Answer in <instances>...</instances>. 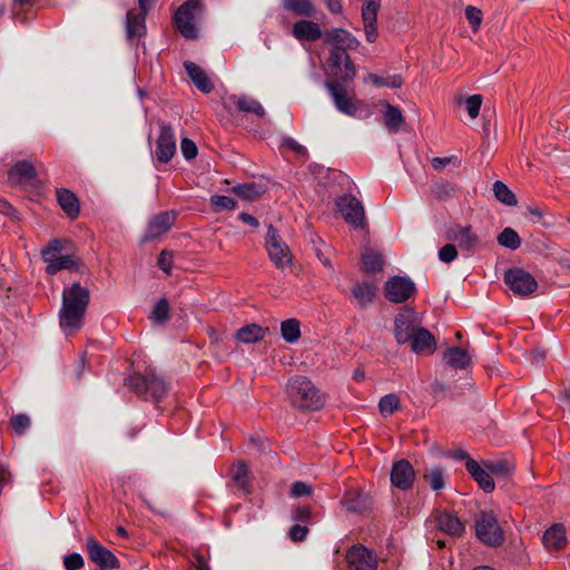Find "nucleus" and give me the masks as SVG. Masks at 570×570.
Instances as JSON below:
<instances>
[{
    "instance_id": "obj_1",
    "label": "nucleus",
    "mask_w": 570,
    "mask_h": 570,
    "mask_svg": "<svg viewBox=\"0 0 570 570\" xmlns=\"http://www.w3.org/2000/svg\"><path fill=\"white\" fill-rule=\"evenodd\" d=\"M324 40L333 47L328 58L330 75L343 82L354 80L356 70L346 50L356 49L360 45L358 40L351 32L341 28L326 31Z\"/></svg>"
},
{
    "instance_id": "obj_2",
    "label": "nucleus",
    "mask_w": 570,
    "mask_h": 570,
    "mask_svg": "<svg viewBox=\"0 0 570 570\" xmlns=\"http://www.w3.org/2000/svg\"><path fill=\"white\" fill-rule=\"evenodd\" d=\"M89 299V289L78 282L63 289L59 324L67 335L81 328Z\"/></svg>"
},
{
    "instance_id": "obj_3",
    "label": "nucleus",
    "mask_w": 570,
    "mask_h": 570,
    "mask_svg": "<svg viewBox=\"0 0 570 570\" xmlns=\"http://www.w3.org/2000/svg\"><path fill=\"white\" fill-rule=\"evenodd\" d=\"M286 393L291 404L302 411H317L325 404V396L306 376L296 375L288 380Z\"/></svg>"
},
{
    "instance_id": "obj_4",
    "label": "nucleus",
    "mask_w": 570,
    "mask_h": 570,
    "mask_svg": "<svg viewBox=\"0 0 570 570\" xmlns=\"http://www.w3.org/2000/svg\"><path fill=\"white\" fill-rule=\"evenodd\" d=\"M127 384L131 391L145 400L159 402L167 394V385L154 370H149L146 375L132 374L128 377Z\"/></svg>"
},
{
    "instance_id": "obj_5",
    "label": "nucleus",
    "mask_w": 570,
    "mask_h": 570,
    "mask_svg": "<svg viewBox=\"0 0 570 570\" xmlns=\"http://www.w3.org/2000/svg\"><path fill=\"white\" fill-rule=\"evenodd\" d=\"M475 535L489 547H499L504 540V531L492 511H481L475 519Z\"/></svg>"
},
{
    "instance_id": "obj_6",
    "label": "nucleus",
    "mask_w": 570,
    "mask_h": 570,
    "mask_svg": "<svg viewBox=\"0 0 570 570\" xmlns=\"http://www.w3.org/2000/svg\"><path fill=\"white\" fill-rule=\"evenodd\" d=\"M202 12L200 2H184L174 16L177 30L186 39L198 37L197 17Z\"/></svg>"
},
{
    "instance_id": "obj_7",
    "label": "nucleus",
    "mask_w": 570,
    "mask_h": 570,
    "mask_svg": "<svg viewBox=\"0 0 570 570\" xmlns=\"http://www.w3.org/2000/svg\"><path fill=\"white\" fill-rule=\"evenodd\" d=\"M335 205L346 224L354 229L365 228V210L361 200L351 194H345L336 199Z\"/></svg>"
},
{
    "instance_id": "obj_8",
    "label": "nucleus",
    "mask_w": 570,
    "mask_h": 570,
    "mask_svg": "<svg viewBox=\"0 0 570 570\" xmlns=\"http://www.w3.org/2000/svg\"><path fill=\"white\" fill-rule=\"evenodd\" d=\"M504 283L518 296H528L538 288L535 278L523 268H510L504 274Z\"/></svg>"
},
{
    "instance_id": "obj_9",
    "label": "nucleus",
    "mask_w": 570,
    "mask_h": 570,
    "mask_svg": "<svg viewBox=\"0 0 570 570\" xmlns=\"http://www.w3.org/2000/svg\"><path fill=\"white\" fill-rule=\"evenodd\" d=\"M265 246L271 261L277 268H284L292 264V253L288 246L279 238L277 230L272 225L267 230Z\"/></svg>"
},
{
    "instance_id": "obj_10",
    "label": "nucleus",
    "mask_w": 570,
    "mask_h": 570,
    "mask_svg": "<svg viewBox=\"0 0 570 570\" xmlns=\"http://www.w3.org/2000/svg\"><path fill=\"white\" fill-rule=\"evenodd\" d=\"M385 297L392 303H403L414 295L415 284L409 277L393 276L384 285Z\"/></svg>"
},
{
    "instance_id": "obj_11",
    "label": "nucleus",
    "mask_w": 570,
    "mask_h": 570,
    "mask_svg": "<svg viewBox=\"0 0 570 570\" xmlns=\"http://www.w3.org/2000/svg\"><path fill=\"white\" fill-rule=\"evenodd\" d=\"M350 570H376V554L362 544H355L346 553Z\"/></svg>"
},
{
    "instance_id": "obj_12",
    "label": "nucleus",
    "mask_w": 570,
    "mask_h": 570,
    "mask_svg": "<svg viewBox=\"0 0 570 570\" xmlns=\"http://www.w3.org/2000/svg\"><path fill=\"white\" fill-rule=\"evenodd\" d=\"M176 154V137L174 129L168 124L160 125L159 136L156 141V159L159 163L167 164Z\"/></svg>"
},
{
    "instance_id": "obj_13",
    "label": "nucleus",
    "mask_w": 570,
    "mask_h": 570,
    "mask_svg": "<svg viewBox=\"0 0 570 570\" xmlns=\"http://www.w3.org/2000/svg\"><path fill=\"white\" fill-rule=\"evenodd\" d=\"M149 2H138V6L127 11L126 32L129 40L141 38L146 33V14Z\"/></svg>"
},
{
    "instance_id": "obj_14",
    "label": "nucleus",
    "mask_w": 570,
    "mask_h": 570,
    "mask_svg": "<svg viewBox=\"0 0 570 570\" xmlns=\"http://www.w3.org/2000/svg\"><path fill=\"white\" fill-rule=\"evenodd\" d=\"M414 480L415 471L407 460L401 459L393 464L391 470V482L393 487L402 491H407L413 487Z\"/></svg>"
},
{
    "instance_id": "obj_15",
    "label": "nucleus",
    "mask_w": 570,
    "mask_h": 570,
    "mask_svg": "<svg viewBox=\"0 0 570 570\" xmlns=\"http://www.w3.org/2000/svg\"><path fill=\"white\" fill-rule=\"evenodd\" d=\"M327 81L326 88L328 89L336 108L347 115L354 116L356 114V105L352 97L348 96L346 89L343 87V81Z\"/></svg>"
},
{
    "instance_id": "obj_16",
    "label": "nucleus",
    "mask_w": 570,
    "mask_h": 570,
    "mask_svg": "<svg viewBox=\"0 0 570 570\" xmlns=\"http://www.w3.org/2000/svg\"><path fill=\"white\" fill-rule=\"evenodd\" d=\"M87 552L90 560L100 568L115 569L119 567L115 554L92 538L87 540Z\"/></svg>"
},
{
    "instance_id": "obj_17",
    "label": "nucleus",
    "mask_w": 570,
    "mask_h": 570,
    "mask_svg": "<svg viewBox=\"0 0 570 570\" xmlns=\"http://www.w3.org/2000/svg\"><path fill=\"white\" fill-rule=\"evenodd\" d=\"M177 214L176 212H163L153 216L148 223L145 240L155 239L166 234L175 224Z\"/></svg>"
},
{
    "instance_id": "obj_18",
    "label": "nucleus",
    "mask_w": 570,
    "mask_h": 570,
    "mask_svg": "<svg viewBox=\"0 0 570 570\" xmlns=\"http://www.w3.org/2000/svg\"><path fill=\"white\" fill-rule=\"evenodd\" d=\"M417 328L419 326L412 312L396 315L394 320V336L399 344L409 343Z\"/></svg>"
},
{
    "instance_id": "obj_19",
    "label": "nucleus",
    "mask_w": 570,
    "mask_h": 570,
    "mask_svg": "<svg viewBox=\"0 0 570 570\" xmlns=\"http://www.w3.org/2000/svg\"><path fill=\"white\" fill-rule=\"evenodd\" d=\"M434 521L442 532L451 537H461L465 531L464 523L452 512L435 511Z\"/></svg>"
},
{
    "instance_id": "obj_20",
    "label": "nucleus",
    "mask_w": 570,
    "mask_h": 570,
    "mask_svg": "<svg viewBox=\"0 0 570 570\" xmlns=\"http://www.w3.org/2000/svg\"><path fill=\"white\" fill-rule=\"evenodd\" d=\"M224 106L228 109L230 106H235L239 111L254 114L259 118L265 117V109L261 102L252 97L245 95H232L224 100Z\"/></svg>"
},
{
    "instance_id": "obj_21",
    "label": "nucleus",
    "mask_w": 570,
    "mask_h": 570,
    "mask_svg": "<svg viewBox=\"0 0 570 570\" xmlns=\"http://www.w3.org/2000/svg\"><path fill=\"white\" fill-rule=\"evenodd\" d=\"M411 350L417 355H431L436 350L433 334L424 327H419L410 341Z\"/></svg>"
},
{
    "instance_id": "obj_22",
    "label": "nucleus",
    "mask_w": 570,
    "mask_h": 570,
    "mask_svg": "<svg viewBox=\"0 0 570 570\" xmlns=\"http://www.w3.org/2000/svg\"><path fill=\"white\" fill-rule=\"evenodd\" d=\"M465 469L484 492L491 493L494 490L495 484L488 469L482 468L473 459H468Z\"/></svg>"
},
{
    "instance_id": "obj_23",
    "label": "nucleus",
    "mask_w": 570,
    "mask_h": 570,
    "mask_svg": "<svg viewBox=\"0 0 570 570\" xmlns=\"http://www.w3.org/2000/svg\"><path fill=\"white\" fill-rule=\"evenodd\" d=\"M448 239L458 242L460 248L473 252L479 243V237L472 232L471 226H456L448 234Z\"/></svg>"
},
{
    "instance_id": "obj_24",
    "label": "nucleus",
    "mask_w": 570,
    "mask_h": 570,
    "mask_svg": "<svg viewBox=\"0 0 570 570\" xmlns=\"http://www.w3.org/2000/svg\"><path fill=\"white\" fill-rule=\"evenodd\" d=\"M380 9V2H364L362 7V19L366 40L374 42L377 39L376 18Z\"/></svg>"
},
{
    "instance_id": "obj_25",
    "label": "nucleus",
    "mask_w": 570,
    "mask_h": 570,
    "mask_svg": "<svg viewBox=\"0 0 570 570\" xmlns=\"http://www.w3.org/2000/svg\"><path fill=\"white\" fill-rule=\"evenodd\" d=\"M292 33L298 41L308 42L316 41L323 36L318 23L304 19L293 24Z\"/></svg>"
},
{
    "instance_id": "obj_26",
    "label": "nucleus",
    "mask_w": 570,
    "mask_h": 570,
    "mask_svg": "<svg viewBox=\"0 0 570 570\" xmlns=\"http://www.w3.org/2000/svg\"><path fill=\"white\" fill-rule=\"evenodd\" d=\"M184 68L191 79L193 83L204 94H209L214 89V83L198 65L193 61H185Z\"/></svg>"
},
{
    "instance_id": "obj_27",
    "label": "nucleus",
    "mask_w": 570,
    "mask_h": 570,
    "mask_svg": "<svg viewBox=\"0 0 570 570\" xmlns=\"http://www.w3.org/2000/svg\"><path fill=\"white\" fill-rule=\"evenodd\" d=\"M57 200L61 209L70 219H76L80 214V203L76 194L67 188L57 189Z\"/></svg>"
},
{
    "instance_id": "obj_28",
    "label": "nucleus",
    "mask_w": 570,
    "mask_h": 570,
    "mask_svg": "<svg viewBox=\"0 0 570 570\" xmlns=\"http://www.w3.org/2000/svg\"><path fill=\"white\" fill-rule=\"evenodd\" d=\"M35 166L27 160L16 163L9 170V178L14 184L27 185L36 178Z\"/></svg>"
},
{
    "instance_id": "obj_29",
    "label": "nucleus",
    "mask_w": 570,
    "mask_h": 570,
    "mask_svg": "<svg viewBox=\"0 0 570 570\" xmlns=\"http://www.w3.org/2000/svg\"><path fill=\"white\" fill-rule=\"evenodd\" d=\"M542 543L548 550H560L567 543L566 530L562 524L551 525L542 537Z\"/></svg>"
},
{
    "instance_id": "obj_30",
    "label": "nucleus",
    "mask_w": 570,
    "mask_h": 570,
    "mask_svg": "<svg viewBox=\"0 0 570 570\" xmlns=\"http://www.w3.org/2000/svg\"><path fill=\"white\" fill-rule=\"evenodd\" d=\"M381 104L384 108V110H383L384 126L389 129V131L396 134L404 122V118H403L401 110L387 101H382Z\"/></svg>"
},
{
    "instance_id": "obj_31",
    "label": "nucleus",
    "mask_w": 570,
    "mask_h": 570,
    "mask_svg": "<svg viewBox=\"0 0 570 570\" xmlns=\"http://www.w3.org/2000/svg\"><path fill=\"white\" fill-rule=\"evenodd\" d=\"M47 255L48 258L45 261V263L47 264L46 272L49 275H55L63 269H72L78 265L76 257L71 254H66L56 258H52L49 253H47Z\"/></svg>"
},
{
    "instance_id": "obj_32",
    "label": "nucleus",
    "mask_w": 570,
    "mask_h": 570,
    "mask_svg": "<svg viewBox=\"0 0 570 570\" xmlns=\"http://www.w3.org/2000/svg\"><path fill=\"white\" fill-rule=\"evenodd\" d=\"M444 362L453 367L463 370L469 366L471 362V357L468 354L466 350L461 347H450L443 354Z\"/></svg>"
},
{
    "instance_id": "obj_33",
    "label": "nucleus",
    "mask_w": 570,
    "mask_h": 570,
    "mask_svg": "<svg viewBox=\"0 0 570 570\" xmlns=\"http://www.w3.org/2000/svg\"><path fill=\"white\" fill-rule=\"evenodd\" d=\"M376 287L367 282L357 283L354 285L352 293L360 307H366L371 304L375 296Z\"/></svg>"
},
{
    "instance_id": "obj_34",
    "label": "nucleus",
    "mask_w": 570,
    "mask_h": 570,
    "mask_svg": "<svg viewBox=\"0 0 570 570\" xmlns=\"http://www.w3.org/2000/svg\"><path fill=\"white\" fill-rule=\"evenodd\" d=\"M266 330L258 324L243 326L236 332V338L245 344L256 343L264 338Z\"/></svg>"
},
{
    "instance_id": "obj_35",
    "label": "nucleus",
    "mask_w": 570,
    "mask_h": 570,
    "mask_svg": "<svg viewBox=\"0 0 570 570\" xmlns=\"http://www.w3.org/2000/svg\"><path fill=\"white\" fill-rule=\"evenodd\" d=\"M423 479L429 483L433 491H439L445 487L448 476L445 474V470L442 466L435 465L426 470Z\"/></svg>"
},
{
    "instance_id": "obj_36",
    "label": "nucleus",
    "mask_w": 570,
    "mask_h": 570,
    "mask_svg": "<svg viewBox=\"0 0 570 570\" xmlns=\"http://www.w3.org/2000/svg\"><path fill=\"white\" fill-rule=\"evenodd\" d=\"M383 256L374 250H366L362 255V271L367 274L379 273L383 269Z\"/></svg>"
},
{
    "instance_id": "obj_37",
    "label": "nucleus",
    "mask_w": 570,
    "mask_h": 570,
    "mask_svg": "<svg viewBox=\"0 0 570 570\" xmlns=\"http://www.w3.org/2000/svg\"><path fill=\"white\" fill-rule=\"evenodd\" d=\"M282 337L287 343H295L301 337V323L296 318H288L281 323Z\"/></svg>"
},
{
    "instance_id": "obj_38",
    "label": "nucleus",
    "mask_w": 570,
    "mask_h": 570,
    "mask_svg": "<svg viewBox=\"0 0 570 570\" xmlns=\"http://www.w3.org/2000/svg\"><path fill=\"white\" fill-rule=\"evenodd\" d=\"M232 479L234 483L244 492H249V480H248V468L245 463L239 462L235 466H233L232 471Z\"/></svg>"
},
{
    "instance_id": "obj_39",
    "label": "nucleus",
    "mask_w": 570,
    "mask_h": 570,
    "mask_svg": "<svg viewBox=\"0 0 570 570\" xmlns=\"http://www.w3.org/2000/svg\"><path fill=\"white\" fill-rule=\"evenodd\" d=\"M498 243L505 248L515 250L521 246V238L513 228L507 227L498 235Z\"/></svg>"
},
{
    "instance_id": "obj_40",
    "label": "nucleus",
    "mask_w": 570,
    "mask_h": 570,
    "mask_svg": "<svg viewBox=\"0 0 570 570\" xmlns=\"http://www.w3.org/2000/svg\"><path fill=\"white\" fill-rule=\"evenodd\" d=\"M493 193L495 198L504 205L514 206L518 203L515 195L501 180L493 184Z\"/></svg>"
},
{
    "instance_id": "obj_41",
    "label": "nucleus",
    "mask_w": 570,
    "mask_h": 570,
    "mask_svg": "<svg viewBox=\"0 0 570 570\" xmlns=\"http://www.w3.org/2000/svg\"><path fill=\"white\" fill-rule=\"evenodd\" d=\"M484 468L497 476H508L514 471V465L507 460L484 462Z\"/></svg>"
},
{
    "instance_id": "obj_42",
    "label": "nucleus",
    "mask_w": 570,
    "mask_h": 570,
    "mask_svg": "<svg viewBox=\"0 0 570 570\" xmlns=\"http://www.w3.org/2000/svg\"><path fill=\"white\" fill-rule=\"evenodd\" d=\"M367 79L372 81L375 86L389 87V88H400L403 85V79L401 75H392L387 77H381L375 73H370Z\"/></svg>"
},
{
    "instance_id": "obj_43",
    "label": "nucleus",
    "mask_w": 570,
    "mask_h": 570,
    "mask_svg": "<svg viewBox=\"0 0 570 570\" xmlns=\"http://www.w3.org/2000/svg\"><path fill=\"white\" fill-rule=\"evenodd\" d=\"M400 405V400L396 394L384 395L379 402V410L383 416L392 415Z\"/></svg>"
},
{
    "instance_id": "obj_44",
    "label": "nucleus",
    "mask_w": 570,
    "mask_h": 570,
    "mask_svg": "<svg viewBox=\"0 0 570 570\" xmlns=\"http://www.w3.org/2000/svg\"><path fill=\"white\" fill-rule=\"evenodd\" d=\"M232 191L246 200H254L262 194L256 184L237 185L232 188Z\"/></svg>"
},
{
    "instance_id": "obj_45",
    "label": "nucleus",
    "mask_w": 570,
    "mask_h": 570,
    "mask_svg": "<svg viewBox=\"0 0 570 570\" xmlns=\"http://www.w3.org/2000/svg\"><path fill=\"white\" fill-rule=\"evenodd\" d=\"M169 317V305L166 298H160L154 306L150 318L159 324H164Z\"/></svg>"
},
{
    "instance_id": "obj_46",
    "label": "nucleus",
    "mask_w": 570,
    "mask_h": 570,
    "mask_svg": "<svg viewBox=\"0 0 570 570\" xmlns=\"http://www.w3.org/2000/svg\"><path fill=\"white\" fill-rule=\"evenodd\" d=\"M284 10L297 16H312L314 13L313 2H284Z\"/></svg>"
},
{
    "instance_id": "obj_47",
    "label": "nucleus",
    "mask_w": 570,
    "mask_h": 570,
    "mask_svg": "<svg viewBox=\"0 0 570 570\" xmlns=\"http://www.w3.org/2000/svg\"><path fill=\"white\" fill-rule=\"evenodd\" d=\"M31 420L29 415L24 413L16 414L11 416L9 421L10 428L14 431V433L22 435L30 428Z\"/></svg>"
},
{
    "instance_id": "obj_48",
    "label": "nucleus",
    "mask_w": 570,
    "mask_h": 570,
    "mask_svg": "<svg viewBox=\"0 0 570 570\" xmlns=\"http://www.w3.org/2000/svg\"><path fill=\"white\" fill-rule=\"evenodd\" d=\"M63 243H65L63 240L58 239V238L51 239L48 243V245L41 249V257H42L43 262L47 261V258H48L47 253H49V255H51L52 258L63 256V254H62Z\"/></svg>"
},
{
    "instance_id": "obj_49",
    "label": "nucleus",
    "mask_w": 570,
    "mask_h": 570,
    "mask_svg": "<svg viewBox=\"0 0 570 570\" xmlns=\"http://www.w3.org/2000/svg\"><path fill=\"white\" fill-rule=\"evenodd\" d=\"M210 205L216 212L224 209H234L236 207V200L232 197L224 195H213L210 197Z\"/></svg>"
},
{
    "instance_id": "obj_50",
    "label": "nucleus",
    "mask_w": 570,
    "mask_h": 570,
    "mask_svg": "<svg viewBox=\"0 0 570 570\" xmlns=\"http://www.w3.org/2000/svg\"><path fill=\"white\" fill-rule=\"evenodd\" d=\"M464 14L471 24L472 30L476 32L480 29L482 22V11L474 6H468L464 10Z\"/></svg>"
},
{
    "instance_id": "obj_51",
    "label": "nucleus",
    "mask_w": 570,
    "mask_h": 570,
    "mask_svg": "<svg viewBox=\"0 0 570 570\" xmlns=\"http://www.w3.org/2000/svg\"><path fill=\"white\" fill-rule=\"evenodd\" d=\"M343 505L351 512H358L363 508L362 498L355 493H347L342 500Z\"/></svg>"
},
{
    "instance_id": "obj_52",
    "label": "nucleus",
    "mask_w": 570,
    "mask_h": 570,
    "mask_svg": "<svg viewBox=\"0 0 570 570\" xmlns=\"http://www.w3.org/2000/svg\"><path fill=\"white\" fill-rule=\"evenodd\" d=\"M481 105H482V96L481 95H472L465 100L468 114L472 119H474L479 116Z\"/></svg>"
},
{
    "instance_id": "obj_53",
    "label": "nucleus",
    "mask_w": 570,
    "mask_h": 570,
    "mask_svg": "<svg viewBox=\"0 0 570 570\" xmlns=\"http://www.w3.org/2000/svg\"><path fill=\"white\" fill-rule=\"evenodd\" d=\"M439 259L450 264L458 257V249L453 244H446L439 249Z\"/></svg>"
},
{
    "instance_id": "obj_54",
    "label": "nucleus",
    "mask_w": 570,
    "mask_h": 570,
    "mask_svg": "<svg viewBox=\"0 0 570 570\" xmlns=\"http://www.w3.org/2000/svg\"><path fill=\"white\" fill-rule=\"evenodd\" d=\"M63 567L66 570H79L83 567V559L77 552L67 554L63 558Z\"/></svg>"
},
{
    "instance_id": "obj_55",
    "label": "nucleus",
    "mask_w": 570,
    "mask_h": 570,
    "mask_svg": "<svg viewBox=\"0 0 570 570\" xmlns=\"http://www.w3.org/2000/svg\"><path fill=\"white\" fill-rule=\"evenodd\" d=\"M180 149H181L183 156L187 160L194 159L197 156V151H198L197 146L189 138L181 139Z\"/></svg>"
},
{
    "instance_id": "obj_56",
    "label": "nucleus",
    "mask_w": 570,
    "mask_h": 570,
    "mask_svg": "<svg viewBox=\"0 0 570 570\" xmlns=\"http://www.w3.org/2000/svg\"><path fill=\"white\" fill-rule=\"evenodd\" d=\"M312 493V487L305 482L296 481L292 484L289 494L293 498H299L309 495Z\"/></svg>"
},
{
    "instance_id": "obj_57",
    "label": "nucleus",
    "mask_w": 570,
    "mask_h": 570,
    "mask_svg": "<svg viewBox=\"0 0 570 570\" xmlns=\"http://www.w3.org/2000/svg\"><path fill=\"white\" fill-rule=\"evenodd\" d=\"M32 2H11L10 11L12 13L13 20H19L20 22H24L27 17L21 16L22 12L27 10V7H30Z\"/></svg>"
},
{
    "instance_id": "obj_58",
    "label": "nucleus",
    "mask_w": 570,
    "mask_h": 570,
    "mask_svg": "<svg viewBox=\"0 0 570 570\" xmlns=\"http://www.w3.org/2000/svg\"><path fill=\"white\" fill-rule=\"evenodd\" d=\"M308 528L301 524L293 525L288 531V537L293 542H302L306 539Z\"/></svg>"
},
{
    "instance_id": "obj_59",
    "label": "nucleus",
    "mask_w": 570,
    "mask_h": 570,
    "mask_svg": "<svg viewBox=\"0 0 570 570\" xmlns=\"http://www.w3.org/2000/svg\"><path fill=\"white\" fill-rule=\"evenodd\" d=\"M431 163H432V167L439 171L452 163H454L456 167L460 165V161L458 160V157H455V156L434 157Z\"/></svg>"
},
{
    "instance_id": "obj_60",
    "label": "nucleus",
    "mask_w": 570,
    "mask_h": 570,
    "mask_svg": "<svg viewBox=\"0 0 570 570\" xmlns=\"http://www.w3.org/2000/svg\"><path fill=\"white\" fill-rule=\"evenodd\" d=\"M158 266L169 275L173 267V254L170 252L163 250L158 257Z\"/></svg>"
},
{
    "instance_id": "obj_61",
    "label": "nucleus",
    "mask_w": 570,
    "mask_h": 570,
    "mask_svg": "<svg viewBox=\"0 0 570 570\" xmlns=\"http://www.w3.org/2000/svg\"><path fill=\"white\" fill-rule=\"evenodd\" d=\"M292 518L294 521L308 522L312 518V511L308 507H298L293 510Z\"/></svg>"
},
{
    "instance_id": "obj_62",
    "label": "nucleus",
    "mask_w": 570,
    "mask_h": 570,
    "mask_svg": "<svg viewBox=\"0 0 570 570\" xmlns=\"http://www.w3.org/2000/svg\"><path fill=\"white\" fill-rule=\"evenodd\" d=\"M283 145L287 148L292 149L293 151L297 154H306V149L304 146L299 145L295 139L293 138H286L283 141Z\"/></svg>"
},
{
    "instance_id": "obj_63",
    "label": "nucleus",
    "mask_w": 570,
    "mask_h": 570,
    "mask_svg": "<svg viewBox=\"0 0 570 570\" xmlns=\"http://www.w3.org/2000/svg\"><path fill=\"white\" fill-rule=\"evenodd\" d=\"M238 218L244 224H247V225H249L252 227H258V225H259L257 218H255L253 215L247 214V213H240Z\"/></svg>"
},
{
    "instance_id": "obj_64",
    "label": "nucleus",
    "mask_w": 570,
    "mask_h": 570,
    "mask_svg": "<svg viewBox=\"0 0 570 570\" xmlns=\"http://www.w3.org/2000/svg\"><path fill=\"white\" fill-rule=\"evenodd\" d=\"M194 568L196 570H210L207 559L203 556H197L195 558Z\"/></svg>"
}]
</instances>
